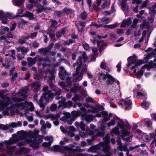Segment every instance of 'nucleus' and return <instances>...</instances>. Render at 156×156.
<instances>
[{"instance_id":"nucleus-44","label":"nucleus","mask_w":156,"mask_h":156,"mask_svg":"<svg viewBox=\"0 0 156 156\" xmlns=\"http://www.w3.org/2000/svg\"><path fill=\"white\" fill-rule=\"evenodd\" d=\"M14 5L20 6L23 4V0H12Z\"/></svg>"},{"instance_id":"nucleus-9","label":"nucleus","mask_w":156,"mask_h":156,"mask_svg":"<svg viewBox=\"0 0 156 156\" xmlns=\"http://www.w3.org/2000/svg\"><path fill=\"white\" fill-rule=\"evenodd\" d=\"M82 122H80V127L83 131H85V125L83 123L85 121L87 123H89L93 121V117L92 115H87V113H84L81 115Z\"/></svg>"},{"instance_id":"nucleus-24","label":"nucleus","mask_w":156,"mask_h":156,"mask_svg":"<svg viewBox=\"0 0 156 156\" xmlns=\"http://www.w3.org/2000/svg\"><path fill=\"white\" fill-rule=\"evenodd\" d=\"M107 78V80L106 81V83L107 85L112 84L113 82H119V81L116 79L114 78L112 76L109 74H108V76Z\"/></svg>"},{"instance_id":"nucleus-34","label":"nucleus","mask_w":156,"mask_h":156,"mask_svg":"<svg viewBox=\"0 0 156 156\" xmlns=\"http://www.w3.org/2000/svg\"><path fill=\"white\" fill-rule=\"evenodd\" d=\"M117 84L116 85H115L114 86H113L112 87V90L113 92H116L117 94H119L120 91H119V83L116 82Z\"/></svg>"},{"instance_id":"nucleus-60","label":"nucleus","mask_w":156,"mask_h":156,"mask_svg":"<svg viewBox=\"0 0 156 156\" xmlns=\"http://www.w3.org/2000/svg\"><path fill=\"white\" fill-rule=\"evenodd\" d=\"M142 138L144 141L147 142L150 140L149 136L146 134L142 136Z\"/></svg>"},{"instance_id":"nucleus-26","label":"nucleus","mask_w":156,"mask_h":156,"mask_svg":"<svg viewBox=\"0 0 156 156\" xmlns=\"http://www.w3.org/2000/svg\"><path fill=\"white\" fill-rule=\"evenodd\" d=\"M41 85V83L40 82H35L33 83L31 86L32 89L36 92L40 90Z\"/></svg>"},{"instance_id":"nucleus-4","label":"nucleus","mask_w":156,"mask_h":156,"mask_svg":"<svg viewBox=\"0 0 156 156\" xmlns=\"http://www.w3.org/2000/svg\"><path fill=\"white\" fill-rule=\"evenodd\" d=\"M39 133V130H35L33 133L30 134L31 136L30 139V140H27L26 141L29 143L30 146L35 149L38 148L39 144L42 142L44 138V136L38 134Z\"/></svg>"},{"instance_id":"nucleus-43","label":"nucleus","mask_w":156,"mask_h":156,"mask_svg":"<svg viewBox=\"0 0 156 156\" xmlns=\"http://www.w3.org/2000/svg\"><path fill=\"white\" fill-rule=\"evenodd\" d=\"M66 30V29L64 28L62 29L61 30L58 31L56 34L57 37L59 38L62 35H64L65 33Z\"/></svg>"},{"instance_id":"nucleus-48","label":"nucleus","mask_w":156,"mask_h":156,"mask_svg":"<svg viewBox=\"0 0 156 156\" xmlns=\"http://www.w3.org/2000/svg\"><path fill=\"white\" fill-rule=\"evenodd\" d=\"M45 73H43L42 72H40L34 75V78L35 79L39 80L42 78L44 76V74Z\"/></svg>"},{"instance_id":"nucleus-40","label":"nucleus","mask_w":156,"mask_h":156,"mask_svg":"<svg viewBox=\"0 0 156 156\" xmlns=\"http://www.w3.org/2000/svg\"><path fill=\"white\" fill-rule=\"evenodd\" d=\"M59 116L57 115H52L51 116V119L54 120L53 122V123L55 126H58L59 125V122L56 119L58 118Z\"/></svg>"},{"instance_id":"nucleus-47","label":"nucleus","mask_w":156,"mask_h":156,"mask_svg":"<svg viewBox=\"0 0 156 156\" xmlns=\"http://www.w3.org/2000/svg\"><path fill=\"white\" fill-rule=\"evenodd\" d=\"M22 126V122L20 121H19L16 123L12 122L10 124V126L13 128L17 127Z\"/></svg>"},{"instance_id":"nucleus-55","label":"nucleus","mask_w":156,"mask_h":156,"mask_svg":"<svg viewBox=\"0 0 156 156\" xmlns=\"http://www.w3.org/2000/svg\"><path fill=\"white\" fill-rule=\"evenodd\" d=\"M37 32H34V33H31L30 35L27 36H26V38L28 39L30 38H34L36 37L37 34Z\"/></svg>"},{"instance_id":"nucleus-22","label":"nucleus","mask_w":156,"mask_h":156,"mask_svg":"<svg viewBox=\"0 0 156 156\" xmlns=\"http://www.w3.org/2000/svg\"><path fill=\"white\" fill-rule=\"evenodd\" d=\"M45 140L49 141L48 142H45L42 144V146L45 147H49L53 141V137L52 136H48L45 137Z\"/></svg>"},{"instance_id":"nucleus-21","label":"nucleus","mask_w":156,"mask_h":156,"mask_svg":"<svg viewBox=\"0 0 156 156\" xmlns=\"http://www.w3.org/2000/svg\"><path fill=\"white\" fill-rule=\"evenodd\" d=\"M151 68L149 67L148 66L146 65H144L141 69L137 72L136 78L137 79H140L143 75V73L145 70L147 71L150 70Z\"/></svg>"},{"instance_id":"nucleus-63","label":"nucleus","mask_w":156,"mask_h":156,"mask_svg":"<svg viewBox=\"0 0 156 156\" xmlns=\"http://www.w3.org/2000/svg\"><path fill=\"white\" fill-rule=\"evenodd\" d=\"M149 3L148 0H146L144 2L142 5L140 6V8L141 9L144 7H145Z\"/></svg>"},{"instance_id":"nucleus-8","label":"nucleus","mask_w":156,"mask_h":156,"mask_svg":"<svg viewBox=\"0 0 156 156\" xmlns=\"http://www.w3.org/2000/svg\"><path fill=\"white\" fill-rule=\"evenodd\" d=\"M17 141L14 138H10L9 140H4L0 143V151H4L7 149L6 152L9 155H11L15 151L14 146L11 144L16 143Z\"/></svg>"},{"instance_id":"nucleus-11","label":"nucleus","mask_w":156,"mask_h":156,"mask_svg":"<svg viewBox=\"0 0 156 156\" xmlns=\"http://www.w3.org/2000/svg\"><path fill=\"white\" fill-rule=\"evenodd\" d=\"M51 66L49 67H47V69L45 71V76L44 78L46 80H50V81L54 80L55 78L56 72L55 69L50 70Z\"/></svg>"},{"instance_id":"nucleus-28","label":"nucleus","mask_w":156,"mask_h":156,"mask_svg":"<svg viewBox=\"0 0 156 156\" xmlns=\"http://www.w3.org/2000/svg\"><path fill=\"white\" fill-rule=\"evenodd\" d=\"M132 20L130 18H129L127 19L124 20L121 25V28H125L126 26H129L131 23Z\"/></svg>"},{"instance_id":"nucleus-6","label":"nucleus","mask_w":156,"mask_h":156,"mask_svg":"<svg viewBox=\"0 0 156 156\" xmlns=\"http://www.w3.org/2000/svg\"><path fill=\"white\" fill-rule=\"evenodd\" d=\"M156 56V48L154 49V51H151L150 53H149L146 57L144 58L145 61L144 62L143 60H140L138 61L135 58L133 57H130L127 58L128 63L126 66L129 67L132 65V64L135 65V66H138L146 62L147 61V60L152 57H154Z\"/></svg>"},{"instance_id":"nucleus-57","label":"nucleus","mask_w":156,"mask_h":156,"mask_svg":"<svg viewBox=\"0 0 156 156\" xmlns=\"http://www.w3.org/2000/svg\"><path fill=\"white\" fill-rule=\"evenodd\" d=\"M9 30V29L7 27H2L0 32L1 34H3L5 33L6 32H8Z\"/></svg>"},{"instance_id":"nucleus-30","label":"nucleus","mask_w":156,"mask_h":156,"mask_svg":"<svg viewBox=\"0 0 156 156\" xmlns=\"http://www.w3.org/2000/svg\"><path fill=\"white\" fill-rule=\"evenodd\" d=\"M15 148V151L13 152L12 154L11 155H12L15 154L16 155H20L22 154L23 153L25 152L26 151V149L22 148L18 150H16V148L15 147H14Z\"/></svg>"},{"instance_id":"nucleus-18","label":"nucleus","mask_w":156,"mask_h":156,"mask_svg":"<svg viewBox=\"0 0 156 156\" xmlns=\"http://www.w3.org/2000/svg\"><path fill=\"white\" fill-rule=\"evenodd\" d=\"M28 88L26 87L20 90L17 93H15L13 92L12 93V94L18 95L23 97H26L28 96Z\"/></svg>"},{"instance_id":"nucleus-59","label":"nucleus","mask_w":156,"mask_h":156,"mask_svg":"<svg viewBox=\"0 0 156 156\" xmlns=\"http://www.w3.org/2000/svg\"><path fill=\"white\" fill-rule=\"evenodd\" d=\"M100 67L108 71H109L110 70L109 68L106 66V63L104 62H102L101 63L100 65Z\"/></svg>"},{"instance_id":"nucleus-3","label":"nucleus","mask_w":156,"mask_h":156,"mask_svg":"<svg viewBox=\"0 0 156 156\" xmlns=\"http://www.w3.org/2000/svg\"><path fill=\"white\" fill-rule=\"evenodd\" d=\"M82 57L80 56L76 62L73 64L74 67L76 66V73L73 75L75 81L76 82L79 81L82 79L83 73L85 72L87 69V66L82 65Z\"/></svg>"},{"instance_id":"nucleus-32","label":"nucleus","mask_w":156,"mask_h":156,"mask_svg":"<svg viewBox=\"0 0 156 156\" xmlns=\"http://www.w3.org/2000/svg\"><path fill=\"white\" fill-rule=\"evenodd\" d=\"M93 54L91 56V61H94L98 56L97 52L98 51V49L96 48H93L92 49Z\"/></svg>"},{"instance_id":"nucleus-64","label":"nucleus","mask_w":156,"mask_h":156,"mask_svg":"<svg viewBox=\"0 0 156 156\" xmlns=\"http://www.w3.org/2000/svg\"><path fill=\"white\" fill-rule=\"evenodd\" d=\"M151 146L153 149H154L155 147H156V138H154L153 140L151 141Z\"/></svg>"},{"instance_id":"nucleus-14","label":"nucleus","mask_w":156,"mask_h":156,"mask_svg":"<svg viewBox=\"0 0 156 156\" xmlns=\"http://www.w3.org/2000/svg\"><path fill=\"white\" fill-rule=\"evenodd\" d=\"M48 87L45 86L44 87L42 90L44 92L43 94V96L44 97L45 99L47 101L48 99H52L54 97V95L50 90H48Z\"/></svg>"},{"instance_id":"nucleus-36","label":"nucleus","mask_w":156,"mask_h":156,"mask_svg":"<svg viewBox=\"0 0 156 156\" xmlns=\"http://www.w3.org/2000/svg\"><path fill=\"white\" fill-rule=\"evenodd\" d=\"M85 25L84 22H79L76 25L78 30L80 31H82L85 27Z\"/></svg>"},{"instance_id":"nucleus-58","label":"nucleus","mask_w":156,"mask_h":156,"mask_svg":"<svg viewBox=\"0 0 156 156\" xmlns=\"http://www.w3.org/2000/svg\"><path fill=\"white\" fill-rule=\"evenodd\" d=\"M115 118H113V119L111 120L110 122H109L107 124V126L108 127H110L111 126H114L115 124Z\"/></svg>"},{"instance_id":"nucleus-35","label":"nucleus","mask_w":156,"mask_h":156,"mask_svg":"<svg viewBox=\"0 0 156 156\" xmlns=\"http://www.w3.org/2000/svg\"><path fill=\"white\" fill-rule=\"evenodd\" d=\"M97 44L98 47L100 46L99 49L100 52L103 50L106 46V44H103L102 41L101 40L97 41Z\"/></svg>"},{"instance_id":"nucleus-54","label":"nucleus","mask_w":156,"mask_h":156,"mask_svg":"<svg viewBox=\"0 0 156 156\" xmlns=\"http://www.w3.org/2000/svg\"><path fill=\"white\" fill-rule=\"evenodd\" d=\"M80 112L79 111H73L71 112L72 115L73 116L72 118L76 119L78 115L80 114Z\"/></svg>"},{"instance_id":"nucleus-1","label":"nucleus","mask_w":156,"mask_h":156,"mask_svg":"<svg viewBox=\"0 0 156 156\" xmlns=\"http://www.w3.org/2000/svg\"><path fill=\"white\" fill-rule=\"evenodd\" d=\"M0 98L5 101L0 100V108L4 115H12L15 113L17 109L22 110L25 107L27 108L25 110V113L34 109V107L32 103L27 101L23 103V99L21 98L12 97V99L13 102L12 103L10 98L4 94L3 90H0Z\"/></svg>"},{"instance_id":"nucleus-2","label":"nucleus","mask_w":156,"mask_h":156,"mask_svg":"<svg viewBox=\"0 0 156 156\" xmlns=\"http://www.w3.org/2000/svg\"><path fill=\"white\" fill-rule=\"evenodd\" d=\"M115 117L119 122V123H117V126L120 128L121 130L119 131V128L115 126L112 129V133L120 135L124 140L127 142H131L132 141L133 136L130 135V132L129 130L131 128L130 125L128 123H124L121 119L116 116Z\"/></svg>"},{"instance_id":"nucleus-29","label":"nucleus","mask_w":156,"mask_h":156,"mask_svg":"<svg viewBox=\"0 0 156 156\" xmlns=\"http://www.w3.org/2000/svg\"><path fill=\"white\" fill-rule=\"evenodd\" d=\"M38 51L40 54L46 56H47L48 55H49L50 53V51L48 50L46 48H39Z\"/></svg>"},{"instance_id":"nucleus-51","label":"nucleus","mask_w":156,"mask_h":156,"mask_svg":"<svg viewBox=\"0 0 156 156\" xmlns=\"http://www.w3.org/2000/svg\"><path fill=\"white\" fill-rule=\"evenodd\" d=\"M117 149L120 151H126L128 149L127 147L125 145H121L119 146H118Z\"/></svg>"},{"instance_id":"nucleus-41","label":"nucleus","mask_w":156,"mask_h":156,"mask_svg":"<svg viewBox=\"0 0 156 156\" xmlns=\"http://www.w3.org/2000/svg\"><path fill=\"white\" fill-rule=\"evenodd\" d=\"M121 6L123 10L126 11L128 10V7L126 1L122 0L121 3Z\"/></svg>"},{"instance_id":"nucleus-16","label":"nucleus","mask_w":156,"mask_h":156,"mask_svg":"<svg viewBox=\"0 0 156 156\" xmlns=\"http://www.w3.org/2000/svg\"><path fill=\"white\" fill-rule=\"evenodd\" d=\"M82 87L81 86L74 85L73 87L71 88V92L67 94V98H70L72 96V93H76L82 89Z\"/></svg>"},{"instance_id":"nucleus-7","label":"nucleus","mask_w":156,"mask_h":156,"mask_svg":"<svg viewBox=\"0 0 156 156\" xmlns=\"http://www.w3.org/2000/svg\"><path fill=\"white\" fill-rule=\"evenodd\" d=\"M37 58V61L38 64L41 65L43 68H45L46 67H50L51 66V62L47 58H43L40 57L39 55H37L36 57L32 58L31 57L27 58L28 65L29 66H31L35 64Z\"/></svg>"},{"instance_id":"nucleus-61","label":"nucleus","mask_w":156,"mask_h":156,"mask_svg":"<svg viewBox=\"0 0 156 156\" xmlns=\"http://www.w3.org/2000/svg\"><path fill=\"white\" fill-rule=\"evenodd\" d=\"M82 56L83 58V62H84L86 61L87 60L88 58L87 56L86 52L85 51H83V52L82 54Z\"/></svg>"},{"instance_id":"nucleus-42","label":"nucleus","mask_w":156,"mask_h":156,"mask_svg":"<svg viewBox=\"0 0 156 156\" xmlns=\"http://www.w3.org/2000/svg\"><path fill=\"white\" fill-rule=\"evenodd\" d=\"M64 148L65 149L66 151V153H67V152L69 153V155H71V154L70 153L72 152H74L76 151V149L74 148L73 147H72L71 148L70 147H64Z\"/></svg>"},{"instance_id":"nucleus-62","label":"nucleus","mask_w":156,"mask_h":156,"mask_svg":"<svg viewBox=\"0 0 156 156\" xmlns=\"http://www.w3.org/2000/svg\"><path fill=\"white\" fill-rule=\"evenodd\" d=\"M57 106L55 104H52L50 107V110L52 112L55 111L57 109Z\"/></svg>"},{"instance_id":"nucleus-38","label":"nucleus","mask_w":156,"mask_h":156,"mask_svg":"<svg viewBox=\"0 0 156 156\" xmlns=\"http://www.w3.org/2000/svg\"><path fill=\"white\" fill-rule=\"evenodd\" d=\"M28 1L30 3H28L26 4V7L27 9H30L33 8L34 4L35 5L36 2H35L33 0H28Z\"/></svg>"},{"instance_id":"nucleus-10","label":"nucleus","mask_w":156,"mask_h":156,"mask_svg":"<svg viewBox=\"0 0 156 156\" xmlns=\"http://www.w3.org/2000/svg\"><path fill=\"white\" fill-rule=\"evenodd\" d=\"M56 100H60L58 101L59 105L58 106V108L61 107L70 108L73 106V102L71 101H68L66 102H65L66 99L63 97L57 96L55 98Z\"/></svg>"},{"instance_id":"nucleus-49","label":"nucleus","mask_w":156,"mask_h":156,"mask_svg":"<svg viewBox=\"0 0 156 156\" xmlns=\"http://www.w3.org/2000/svg\"><path fill=\"white\" fill-rule=\"evenodd\" d=\"M138 21V20L137 19H134L133 20V24L131 26V28L136 29L137 28V24Z\"/></svg>"},{"instance_id":"nucleus-33","label":"nucleus","mask_w":156,"mask_h":156,"mask_svg":"<svg viewBox=\"0 0 156 156\" xmlns=\"http://www.w3.org/2000/svg\"><path fill=\"white\" fill-rule=\"evenodd\" d=\"M41 1L42 2V4L44 5H48L49 3V1H48L47 0H36L35 3V5L38 7L41 5L40 4Z\"/></svg>"},{"instance_id":"nucleus-52","label":"nucleus","mask_w":156,"mask_h":156,"mask_svg":"<svg viewBox=\"0 0 156 156\" xmlns=\"http://www.w3.org/2000/svg\"><path fill=\"white\" fill-rule=\"evenodd\" d=\"M63 13L62 10L60 11H55L54 15L57 17H59L62 16Z\"/></svg>"},{"instance_id":"nucleus-45","label":"nucleus","mask_w":156,"mask_h":156,"mask_svg":"<svg viewBox=\"0 0 156 156\" xmlns=\"http://www.w3.org/2000/svg\"><path fill=\"white\" fill-rule=\"evenodd\" d=\"M24 16L29 18L30 20H32L34 19V18L33 14L29 12H27Z\"/></svg>"},{"instance_id":"nucleus-15","label":"nucleus","mask_w":156,"mask_h":156,"mask_svg":"<svg viewBox=\"0 0 156 156\" xmlns=\"http://www.w3.org/2000/svg\"><path fill=\"white\" fill-rule=\"evenodd\" d=\"M119 105L125 110L129 108L130 106L132 104L131 101L129 99L124 100L122 99L119 101Z\"/></svg>"},{"instance_id":"nucleus-31","label":"nucleus","mask_w":156,"mask_h":156,"mask_svg":"<svg viewBox=\"0 0 156 156\" xmlns=\"http://www.w3.org/2000/svg\"><path fill=\"white\" fill-rule=\"evenodd\" d=\"M4 13L2 10H0V18L2 20V22L4 24H6L8 23V20L6 17L4 16Z\"/></svg>"},{"instance_id":"nucleus-20","label":"nucleus","mask_w":156,"mask_h":156,"mask_svg":"<svg viewBox=\"0 0 156 156\" xmlns=\"http://www.w3.org/2000/svg\"><path fill=\"white\" fill-rule=\"evenodd\" d=\"M105 129V126L103 125H102L100 128H98L97 130H94V132L93 133L94 135L98 136H102L104 134V131Z\"/></svg>"},{"instance_id":"nucleus-27","label":"nucleus","mask_w":156,"mask_h":156,"mask_svg":"<svg viewBox=\"0 0 156 156\" xmlns=\"http://www.w3.org/2000/svg\"><path fill=\"white\" fill-rule=\"evenodd\" d=\"M92 132L90 131V129L89 127L86 128L85 131L81 132L80 133V136L83 138L86 137L88 135H92Z\"/></svg>"},{"instance_id":"nucleus-23","label":"nucleus","mask_w":156,"mask_h":156,"mask_svg":"<svg viewBox=\"0 0 156 156\" xmlns=\"http://www.w3.org/2000/svg\"><path fill=\"white\" fill-rule=\"evenodd\" d=\"M49 87L52 90L55 92V95L59 96L61 94V90L58 89L57 87L54 85L51 82L50 83Z\"/></svg>"},{"instance_id":"nucleus-50","label":"nucleus","mask_w":156,"mask_h":156,"mask_svg":"<svg viewBox=\"0 0 156 156\" xmlns=\"http://www.w3.org/2000/svg\"><path fill=\"white\" fill-rule=\"evenodd\" d=\"M141 106L142 108L145 109H148L149 106V103L146 102V101H144L141 105Z\"/></svg>"},{"instance_id":"nucleus-39","label":"nucleus","mask_w":156,"mask_h":156,"mask_svg":"<svg viewBox=\"0 0 156 156\" xmlns=\"http://www.w3.org/2000/svg\"><path fill=\"white\" fill-rule=\"evenodd\" d=\"M156 8V3L153 5L152 7L149 8V13L151 15H152V14L154 15L156 13V9H155Z\"/></svg>"},{"instance_id":"nucleus-5","label":"nucleus","mask_w":156,"mask_h":156,"mask_svg":"<svg viewBox=\"0 0 156 156\" xmlns=\"http://www.w3.org/2000/svg\"><path fill=\"white\" fill-rule=\"evenodd\" d=\"M60 70L59 72V75L60 78L62 80L66 78L67 85H65V83L63 82L59 83V84L62 88L66 91H69V88H70L72 86V82L71 81V78L68 77L69 75L68 73L66 72L64 68L62 66L60 67Z\"/></svg>"},{"instance_id":"nucleus-19","label":"nucleus","mask_w":156,"mask_h":156,"mask_svg":"<svg viewBox=\"0 0 156 156\" xmlns=\"http://www.w3.org/2000/svg\"><path fill=\"white\" fill-rule=\"evenodd\" d=\"M95 116L97 117L103 116L104 118V120L105 121H107L110 119L109 117L112 116V114L110 113L108 116V113L107 112L105 111H102L100 113L96 114Z\"/></svg>"},{"instance_id":"nucleus-12","label":"nucleus","mask_w":156,"mask_h":156,"mask_svg":"<svg viewBox=\"0 0 156 156\" xmlns=\"http://www.w3.org/2000/svg\"><path fill=\"white\" fill-rule=\"evenodd\" d=\"M17 134L19 135V138L20 140H25V141H20L18 143V145L19 146L21 147L23 145H25L26 144H28L29 143L27 142V140H30V139H27L26 138L27 134L25 131L23 130H21L17 132Z\"/></svg>"},{"instance_id":"nucleus-53","label":"nucleus","mask_w":156,"mask_h":156,"mask_svg":"<svg viewBox=\"0 0 156 156\" xmlns=\"http://www.w3.org/2000/svg\"><path fill=\"white\" fill-rule=\"evenodd\" d=\"M137 95L140 97V98L145 99L147 98L146 94H144L140 92H138L137 93Z\"/></svg>"},{"instance_id":"nucleus-25","label":"nucleus","mask_w":156,"mask_h":156,"mask_svg":"<svg viewBox=\"0 0 156 156\" xmlns=\"http://www.w3.org/2000/svg\"><path fill=\"white\" fill-rule=\"evenodd\" d=\"M148 26V23L144 22L143 23L141 24L140 25V29L139 30L138 33H137L136 32H134V36L135 37L139 36L140 35V32L141 31L144 29L147 28Z\"/></svg>"},{"instance_id":"nucleus-37","label":"nucleus","mask_w":156,"mask_h":156,"mask_svg":"<svg viewBox=\"0 0 156 156\" xmlns=\"http://www.w3.org/2000/svg\"><path fill=\"white\" fill-rule=\"evenodd\" d=\"M108 73H107L105 74L103 73H98V76L99 78L100 79L102 80H105L107 77Z\"/></svg>"},{"instance_id":"nucleus-56","label":"nucleus","mask_w":156,"mask_h":156,"mask_svg":"<svg viewBox=\"0 0 156 156\" xmlns=\"http://www.w3.org/2000/svg\"><path fill=\"white\" fill-rule=\"evenodd\" d=\"M10 127H11V126H10V124L9 125H0V129H2L3 130H7L8 129H9Z\"/></svg>"},{"instance_id":"nucleus-17","label":"nucleus","mask_w":156,"mask_h":156,"mask_svg":"<svg viewBox=\"0 0 156 156\" xmlns=\"http://www.w3.org/2000/svg\"><path fill=\"white\" fill-rule=\"evenodd\" d=\"M34 100L37 101V103L41 108H42V110H43L46 105L44 101V97L41 96L39 101L37 100V95L35 94L34 96Z\"/></svg>"},{"instance_id":"nucleus-13","label":"nucleus","mask_w":156,"mask_h":156,"mask_svg":"<svg viewBox=\"0 0 156 156\" xmlns=\"http://www.w3.org/2000/svg\"><path fill=\"white\" fill-rule=\"evenodd\" d=\"M111 20L107 17H104L102 18H100L98 20V23L99 24H97L96 23L92 22L90 26H93L96 27L97 28L102 27L104 24L109 23Z\"/></svg>"},{"instance_id":"nucleus-46","label":"nucleus","mask_w":156,"mask_h":156,"mask_svg":"<svg viewBox=\"0 0 156 156\" xmlns=\"http://www.w3.org/2000/svg\"><path fill=\"white\" fill-rule=\"evenodd\" d=\"M91 108L92 110H91L90 109H88L87 110V112L90 113L91 112L93 113H96V114L99 113V110L97 108L94 107H92Z\"/></svg>"}]
</instances>
